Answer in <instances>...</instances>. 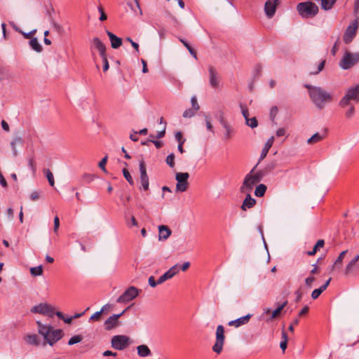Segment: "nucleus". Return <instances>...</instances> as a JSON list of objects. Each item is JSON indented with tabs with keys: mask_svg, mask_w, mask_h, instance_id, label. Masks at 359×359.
Returning a JSON list of instances; mask_svg holds the SVG:
<instances>
[{
	"mask_svg": "<svg viewBox=\"0 0 359 359\" xmlns=\"http://www.w3.org/2000/svg\"><path fill=\"white\" fill-rule=\"evenodd\" d=\"M304 86L308 89L310 99L318 109H324L327 104L333 101V95L324 88L310 84H304Z\"/></svg>",
	"mask_w": 359,
	"mask_h": 359,
	"instance_id": "1",
	"label": "nucleus"
},
{
	"mask_svg": "<svg viewBox=\"0 0 359 359\" xmlns=\"http://www.w3.org/2000/svg\"><path fill=\"white\" fill-rule=\"evenodd\" d=\"M297 10L303 18H313L319 11L318 6L311 1L299 3L297 6Z\"/></svg>",
	"mask_w": 359,
	"mask_h": 359,
	"instance_id": "2",
	"label": "nucleus"
},
{
	"mask_svg": "<svg viewBox=\"0 0 359 359\" xmlns=\"http://www.w3.org/2000/svg\"><path fill=\"white\" fill-rule=\"evenodd\" d=\"M351 101L359 102V84L350 87L346 95L339 101V104L341 107L345 108L349 105Z\"/></svg>",
	"mask_w": 359,
	"mask_h": 359,
	"instance_id": "3",
	"label": "nucleus"
},
{
	"mask_svg": "<svg viewBox=\"0 0 359 359\" xmlns=\"http://www.w3.org/2000/svg\"><path fill=\"white\" fill-rule=\"evenodd\" d=\"M257 165L258 163L255 165L251 171L245 175L243 184L240 188L241 193H250L252 190L254 186L259 182L253 175V172L256 170Z\"/></svg>",
	"mask_w": 359,
	"mask_h": 359,
	"instance_id": "4",
	"label": "nucleus"
},
{
	"mask_svg": "<svg viewBox=\"0 0 359 359\" xmlns=\"http://www.w3.org/2000/svg\"><path fill=\"white\" fill-rule=\"evenodd\" d=\"M359 62V53L346 52L340 62V67L344 69H348Z\"/></svg>",
	"mask_w": 359,
	"mask_h": 359,
	"instance_id": "5",
	"label": "nucleus"
},
{
	"mask_svg": "<svg viewBox=\"0 0 359 359\" xmlns=\"http://www.w3.org/2000/svg\"><path fill=\"white\" fill-rule=\"evenodd\" d=\"M141 290L137 289L135 286H130L125 292L118 297L117 303H128L139 295Z\"/></svg>",
	"mask_w": 359,
	"mask_h": 359,
	"instance_id": "6",
	"label": "nucleus"
},
{
	"mask_svg": "<svg viewBox=\"0 0 359 359\" xmlns=\"http://www.w3.org/2000/svg\"><path fill=\"white\" fill-rule=\"evenodd\" d=\"M224 339V327L223 325H219L217 326L216 330V341L212 346L214 352L219 354L222 351Z\"/></svg>",
	"mask_w": 359,
	"mask_h": 359,
	"instance_id": "7",
	"label": "nucleus"
},
{
	"mask_svg": "<svg viewBox=\"0 0 359 359\" xmlns=\"http://www.w3.org/2000/svg\"><path fill=\"white\" fill-rule=\"evenodd\" d=\"M111 343L112 348L122 351L130 345V337L126 335H115L111 338Z\"/></svg>",
	"mask_w": 359,
	"mask_h": 359,
	"instance_id": "8",
	"label": "nucleus"
},
{
	"mask_svg": "<svg viewBox=\"0 0 359 359\" xmlns=\"http://www.w3.org/2000/svg\"><path fill=\"white\" fill-rule=\"evenodd\" d=\"M358 26L359 22L358 20H354L348 26V27L345 30L343 37L345 43H350L355 37Z\"/></svg>",
	"mask_w": 359,
	"mask_h": 359,
	"instance_id": "9",
	"label": "nucleus"
},
{
	"mask_svg": "<svg viewBox=\"0 0 359 359\" xmlns=\"http://www.w3.org/2000/svg\"><path fill=\"white\" fill-rule=\"evenodd\" d=\"M139 169H140V182L141 187L140 189H143L144 191H148L149 187V176L147 173V168L144 160H141L139 163Z\"/></svg>",
	"mask_w": 359,
	"mask_h": 359,
	"instance_id": "10",
	"label": "nucleus"
},
{
	"mask_svg": "<svg viewBox=\"0 0 359 359\" xmlns=\"http://www.w3.org/2000/svg\"><path fill=\"white\" fill-rule=\"evenodd\" d=\"M189 177V174L188 172H177L175 176V180L177 183L176 185V191L184 192L186 191L188 189L189 182L188 179Z\"/></svg>",
	"mask_w": 359,
	"mask_h": 359,
	"instance_id": "11",
	"label": "nucleus"
},
{
	"mask_svg": "<svg viewBox=\"0 0 359 359\" xmlns=\"http://www.w3.org/2000/svg\"><path fill=\"white\" fill-rule=\"evenodd\" d=\"M64 333L62 330L57 329L53 330V328L48 332L46 337H44V339L47 344L50 346H53L57 341L62 338Z\"/></svg>",
	"mask_w": 359,
	"mask_h": 359,
	"instance_id": "12",
	"label": "nucleus"
},
{
	"mask_svg": "<svg viewBox=\"0 0 359 359\" xmlns=\"http://www.w3.org/2000/svg\"><path fill=\"white\" fill-rule=\"evenodd\" d=\"M31 311L34 313L48 315L50 317H53L54 314V309L48 304L36 305L31 309Z\"/></svg>",
	"mask_w": 359,
	"mask_h": 359,
	"instance_id": "13",
	"label": "nucleus"
},
{
	"mask_svg": "<svg viewBox=\"0 0 359 359\" xmlns=\"http://www.w3.org/2000/svg\"><path fill=\"white\" fill-rule=\"evenodd\" d=\"M359 271V255L353 258L346 265L344 273L346 276L355 275Z\"/></svg>",
	"mask_w": 359,
	"mask_h": 359,
	"instance_id": "14",
	"label": "nucleus"
},
{
	"mask_svg": "<svg viewBox=\"0 0 359 359\" xmlns=\"http://www.w3.org/2000/svg\"><path fill=\"white\" fill-rule=\"evenodd\" d=\"M209 83L210 86L214 89H218L219 88L220 78L219 76L212 66H209Z\"/></svg>",
	"mask_w": 359,
	"mask_h": 359,
	"instance_id": "15",
	"label": "nucleus"
},
{
	"mask_svg": "<svg viewBox=\"0 0 359 359\" xmlns=\"http://www.w3.org/2000/svg\"><path fill=\"white\" fill-rule=\"evenodd\" d=\"M125 313V311H123L121 313L118 314H114L111 316L109 318H108L104 323V329L107 331L111 330L115 327H116L118 324V318Z\"/></svg>",
	"mask_w": 359,
	"mask_h": 359,
	"instance_id": "16",
	"label": "nucleus"
},
{
	"mask_svg": "<svg viewBox=\"0 0 359 359\" xmlns=\"http://www.w3.org/2000/svg\"><path fill=\"white\" fill-rule=\"evenodd\" d=\"M279 0H268L264 4V12L269 18H271L276 13Z\"/></svg>",
	"mask_w": 359,
	"mask_h": 359,
	"instance_id": "17",
	"label": "nucleus"
},
{
	"mask_svg": "<svg viewBox=\"0 0 359 359\" xmlns=\"http://www.w3.org/2000/svg\"><path fill=\"white\" fill-rule=\"evenodd\" d=\"M180 271V267L178 264H175L169 269L165 273H164L158 279V285L163 283L165 280L172 278L175 274H177Z\"/></svg>",
	"mask_w": 359,
	"mask_h": 359,
	"instance_id": "18",
	"label": "nucleus"
},
{
	"mask_svg": "<svg viewBox=\"0 0 359 359\" xmlns=\"http://www.w3.org/2000/svg\"><path fill=\"white\" fill-rule=\"evenodd\" d=\"M252 315L251 314H247L245 316L241 317L239 318H237L234 320L230 321L228 325L229 326H234L236 327H238L241 325L247 324L250 319L251 318Z\"/></svg>",
	"mask_w": 359,
	"mask_h": 359,
	"instance_id": "19",
	"label": "nucleus"
},
{
	"mask_svg": "<svg viewBox=\"0 0 359 359\" xmlns=\"http://www.w3.org/2000/svg\"><path fill=\"white\" fill-rule=\"evenodd\" d=\"M107 34L109 38L111 46L113 48L116 49L122 45V39L121 38L109 31H107Z\"/></svg>",
	"mask_w": 359,
	"mask_h": 359,
	"instance_id": "20",
	"label": "nucleus"
},
{
	"mask_svg": "<svg viewBox=\"0 0 359 359\" xmlns=\"http://www.w3.org/2000/svg\"><path fill=\"white\" fill-rule=\"evenodd\" d=\"M93 47L99 51L100 56L106 55V47L98 37L93 38Z\"/></svg>",
	"mask_w": 359,
	"mask_h": 359,
	"instance_id": "21",
	"label": "nucleus"
},
{
	"mask_svg": "<svg viewBox=\"0 0 359 359\" xmlns=\"http://www.w3.org/2000/svg\"><path fill=\"white\" fill-rule=\"evenodd\" d=\"M327 136V130H325L324 132L320 134L319 133H316L313 135L310 138L308 139L307 143L309 144H313L315 143H318L323 140Z\"/></svg>",
	"mask_w": 359,
	"mask_h": 359,
	"instance_id": "22",
	"label": "nucleus"
},
{
	"mask_svg": "<svg viewBox=\"0 0 359 359\" xmlns=\"http://www.w3.org/2000/svg\"><path fill=\"white\" fill-rule=\"evenodd\" d=\"M273 141H274L273 137H271L267 140L266 143L265 144L264 147H263V149L262 150V153H261V155H260V157L259 159V162L257 163L258 164L260 163L261 161H262L266 156L269 149H271V147H272V145L273 144Z\"/></svg>",
	"mask_w": 359,
	"mask_h": 359,
	"instance_id": "23",
	"label": "nucleus"
},
{
	"mask_svg": "<svg viewBox=\"0 0 359 359\" xmlns=\"http://www.w3.org/2000/svg\"><path fill=\"white\" fill-rule=\"evenodd\" d=\"M137 355L141 358H145L151 355V351L148 346L145 344L137 346Z\"/></svg>",
	"mask_w": 359,
	"mask_h": 359,
	"instance_id": "24",
	"label": "nucleus"
},
{
	"mask_svg": "<svg viewBox=\"0 0 359 359\" xmlns=\"http://www.w3.org/2000/svg\"><path fill=\"white\" fill-rule=\"evenodd\" d=\"M332 278H330L323 285H321L319 288L315 289L311 293V298L313 299H316L323 292H324L327 287H328Z\"/></svg>",
	"mask_w": 359,
	"mask_h": 359,
	"instance_id": "25",
	"label": "nucleus"
},
{
	"mask_svg": "<svg viewBox=\"0 0 359 359\" xmlns=\"http://www.w3.org/2000/svg\"><path fill=\"white\" fill-rule=\"evenodd\" d=\"M247 194H247L245 198L244 199L243 204L241 205V209L243 210H246L247 208H252L256 203L255 199L251 197L250 193H247Z\"/></svg>",
	"mask_w": 359,
	"mask_h": 359,
	"instance_id": "26",
	"label": "nucleus"
},
{
	"mask_svg": "<svg viewBox=\"0 0 359 359\" xmlns=\"http://www.w3.org/2000/svg\"><path fill=\"white\" fill-rule=\"evenodd\" d=\"M158 238L159 240L163 239L166 240L170 235H171V230L169 229L168 226L165 225H161L158 226Z\"/></svg>",
	"mask_w": 359,
	"mask_h": 359,
	"instance_id": "27",
	"label": "nucleus"
},
{
	"mask_svg": "<svg viewBox=\"0 0 359 359\" xmlns=\"http://www.w3.org/2000/svg\"><path fill=\"white\" fill-rule=\"evenodd\" d=\"M36 324L38 326V332L43 337V338L46 337L48 332H50V331H51L53 329L52 326L43 325L40 321H37Z\"/></svg>",
	"mask_w": 359,
	"mask_h": 359,
	"instance_id": "28",
	"label": "nucleus"
},
{
	"mask_svg": "<svg viewBox=\"0 0 359 359\" xmlns=\"http://www.w3.org/2000/svg\"><path fill=\"white\" fill-rule=\"evenodd\" d=\"M347 252H348V250H344L339 254V255L338 256V257L337 258V259L335 260V262H334V264L332 265L333 270H334L336 269L341 268V266L342 265L343 259H344Z\"/></svg>",
	"mask_w": 359,
	"mask_h": 359,
	"instance_id": "29",
	"label": "nucleus"
},
{
	"mask_svg": "<svg viewBox=\"0 0 359 359\" xmlns=\"http://www.w3.org/2000/svg\"><path fill=\"white\" fill-rule=\"evenodd\" d=\"M25 340L28 344L39 346L40 344L38 336L36 334H27L25 337Z\"/></svg>",
	"mask_w": 359,
	"mask_h": 359,
	"instance_id": "30",
	"label": "nucleus"
},
{
	"mask_svg": "<svg viewBox=\"0 0 359 359\" xmlns=\"http://www.w3.org/2000/svg\"><path fill=\"white\" fill-rule=\"evenodd\" d=\"M325 245V241L323 239H319L316 245L313 246V250L311 251H308L306 254L309 256H313L316 253Z\"/></svg>",
	"mask_w": 359,
	"mask_h": 359,
	"instance_id": "31",
	"label": "nucleus"
},
{
	"mask_svg": "<svg viewBox=\"0 0 359 359\" xmlns=\"http://www.w3.org/2000/svg\"><path fill=\"white\" fill-rule=\"evenodd\" d=\"M273 169V167L270 168H265L262 170H258L257 172H253V175L254 176L259 180V182H260L263 177L264 176H266L267 175V173L271 170Z\"/></svg>",
	"mask_w": 359,
	"mask_h": 359,
	"instance_id": "32",
	"label": "nucleus"
},
{
	"mask_svg": "<svg viewBox=\"0 0 359 359\" xmlns=\"http://www.w3.org/2000/svg\"><path fill=\"white\" fill-rule=\"evenodd\" d=\"M336 2L337 0H321V8L325 11H330Z\"/></svg>",
	"mask_w": 359,
	"mask_h": 359,
	"instance_id": "33",
	"label": "nucleus"
},
{
	"mask_svg": "<svg viewBox=\"0 0 359 359\" xmlns=\"http://www.w3.org/2000/svg\"><path fill=\"white\" fill-rule=\"evenodd\" d=\"M215 117L219 121V123L223 126L228 123L225 119L224 113L223 110L219 109L215 114Z\"/></svg>",
	"mask_w": 359,
	"mask_h": 359,
	"instance_id": "34",
	"label": "nucleus"
},
{
	"mask_svg": "<svg viewBox=\"0 0 359 359\" xmlns=\"http://www.w3.org/2000/svg\"><path fill=\"white\" fill-rule=\"evenodd\" d=\"M29 46L32 47L33 50L35 51L40 53L42 51V46L39 43L38 39L36 38H32L29 41Z\"/></svg>",
	"mask_w": 359,
	"mask_h": 359,
	"instance_id": "35",
	"label": "nucleus"
},
{
	"mask_svg": "<svg viewBox=\"0 0 359 359\" xmlns=\"http://www.w3.org/2000/svg\"><path fill=\"white\" fill-rule=\"evenodd\" d=\"M266 186L264 184H260L258 186H257L255 191V195L257 197H262L264 195L266 191Z\"/></svg>",
	"mask_w": 359,
	"mask_h": 359,
	"instance_id": "36",
	"label": "nucleus"
},
{
	"mask_svg": "<svg viewBox=\"0 0 359 359\" xmlns=\"http://www.w3.org/2000/svg\"><path fill=\"white\" fill-rule=\"evenodd\" d=\"M287 302H284L282 304L278 306L277 309H276L271 314V320L276 318L281 312V311L283 309V308L287 305Z\"/></svg>",
	"mask_w": 359,
	"mask_h": 359,
	"instance_id": "37",
	"label": "nucleus"
},
{
	"mask_svg": "<svg viewBox=\"0 0 359 359\" xmlns=\"http://www.w3.org/2000/svg\"><path fill=\"white\" fill-rule=\"evenodd\" d=\"M180 41L183 45L187 48L190 54L196 59H197V55L196 50L183 39H180Z\"/></svg>",
	"mask_w": 359,
	"mask_h": 359,
	"instance_id": "38",
	"label": "nucleus"
},
{
	"mask_svg": "<svg viewBox=\"0 0 359 359\" xmlns=\"http://www.w3.org/2000/svg\"><path fill=\"white\" fill-rule=\"evenodd\" d=\"M44 173L46 174V176L47 177V180L48 181L49 184L51 187H53L55 184L54 177L52 172L49 169H45Z\"/></svg>",
	"mask_w": 359,
	"mask_h": 359,
	"instance_id": "39",
	"label": "nucleus"
},
{
	"mask_svg": "<svg viewBox=\"0 0 359 359\" xmlns=\"http://www.w3.org/2000/svg\"><path fill=\"white\" fill-rule=\"evenodd\" d=\"M82 339H83V337L81 335H79V334L74 335L69 339V340L68 341V344L69 346L74 345L75 344L81 342L82 341Z\"/></svg>",
	"mask_w": 359,
	"mask_h": 359,
	"instance_id": "40",
	"label": "nucleus"
},
{
	"mask_svg": "<svg viewBox=\"0 0 359 359\" xmlns=\"http://www.w3.org/2000/svg\"><path fill=\"white\" fill-rule=\"evenodd\" d=\"M123 175L130 185L134 184V180L127 168L123 169Z\"/></svg>",
	"mask_w": 359,
	"mask_h": 359,
	"instance_id": "41",
	"label": "nucleus"
},
{
	"mask_svg": "<svg viewBox=\"0 0 359 359\" xmlns=\"http://www.w3.org/2000/svg\"><path fill=\"white\" fill-rule=\"evenodd\" d=\"M175 154L173 153H171L170 154L166 159H165V162L170 167V168H174L175 167Z\"/></svg>",
	"mask_w": 359,
	"mask_h": 359,
	"instance_id": "42",
	"label": "nucleus"
},
{
	"mask_svg": "<svg viewBox=\"0 0 359 359\" xmlns=\"http://www.w3.org/2000/svg\"><path fill=\"white\" fill-rule=\"evenodd\" d=\"M31 274L34 276H40L43 273V269L41 266L31 268Z\"/></svg>",
	"mask_w": 359,
	"mask_h": 359,
	"instance_id": "43",
	"label": "nucleus"
},
{
	"mask_svg": "<svg viewBox=\"0 0 359 359\" xmlns=\"http://www.w3.org/2000/svg\"><path fill=\"white\" fill-rule=\"evenodd\" d=\"M246 124L252 128H256L258 125L257 120L255 117H252L251 118H247Z\"/></svg>",
	"mask_w": 359,
	"mask_h": 359,
	"instance_id": "44",
	"label": "nucleus"
},
{
	"mask_svg": "<svg viewBox=\"0 0 359 359\" xmlns=\"http://www.w3.org/2000/svg\"><path fill=\"white\" fill-rule=\"evenodd\" d=\"M348 107V109L346 111L345 116L346 118H350L353 117L355 114V107L353 105L351 104L350 103Z\"/></svg>",
	"mask_w": 359,
	"mask_h": 359,
	"instance_id": "45",
	"label": "nucleus"
},
{
	"mask_svg": "<svg viewBox=\"0 0 359 359\" xmlns=\"http://www.w3.org/2000/svg\"><path fill=\"white\" fill-rule=\"evenodd\" d=\"M55 13V10L53 8V6H50V8H46V15L48 16L50 22H52V20H55L53 18V15Z\"/></svg>",
	"mask_w": 359,
	"mask_h": 359,
	"instance_id": "46",
	"label": "nucleus"
},
{
	"mask_svg": "<svg viewBox=\"0 0 359 359\" xmlns=\"http://www.w3.org/2000/svg\"><path fill=\"white\" fill-rule=\"evenodd\" d=\"M223 127L225 129V133H224L225 139H226V140L230 139L232 137L231 126L229 125V123H227V124H226V126H223Z\"/></svg>",
	"mask_w": 359,
	"mask_h": 359,
	"instance_id": "47",
	"label": "nucleus"
},
{
	"mask_svg": "<svg viewBox=\"0 0 359 359\" xmlns=\"http://www.w3.org/2000/svg\"><path fill=\"white\" fill-rule=\"evenodd\" d=\"M316 278L313 276H309L305 279V285L307 287L311 288L312 287L313 283L315 281Z\"/></svg>",
	"mask_w": 359,
	"mask_h": 359,
	"instance_id": "48",
	"label": "nucleus"
},
{
	"mask_svg": "<svg viewBox=\"0 0 359 359\" xmlns=\"http://www.w3.org/2000/svg\"><path fill=\"white\" fill-rule=\"evenodd\" d=\"M102 313H103V309H101L100 311L95 312L90 316V320H93V321L99 320Z\"/></svg>",
	"mask_w": 359,
	"mask_h": 359,
	"instance_id": "49",
	"label": "nucleus"
},
{
	"mask_svg": "<svg viewBox=\"0 0 359 359\" xmlns=\"http://www.w3.org/2000/svg\"><path fill=\"white\" fill-rule=\"evenodd\" d=\"M97 10L99 13H100V21H104L107 19V16L104 13V8L102 6H99L97 7Z\"/></svg>",
	"mask_w": 359,
	"mask_h": 359,
	"instance_id": "50",
	"label": "nucleus"
},
{
	"mask_svg": "<svg viewBox=\"0 0 359 359\" xmlns=\"http://www.w3.org/2000/svg\"><path fill=\"white\" fill-rule=\"evenodd\" d=\"M278 109L277 107L274 106V107H271V109L270 110L269 116H270V118L272 121H274L275 117L276 116V115L278 114Z\"/></svg>",
	"mask_w": 359,
	"mask_h": 359,
	"instance_id": "51",
	"label": "nucleus"
},
{
	"mask_svg": "<svg viewBox=\"0 0 359 359\" xmlns=\"http://www.w3.org/2000/svg\"><path fill=\"white\" fill-rule=\"evenodd\" d=\"M28 164H29V167L32 170V173L34 175L36 171V163H35L33 158H29Z\"/></svg>",
	"mask_w": 359,
	"mask_h": 359,
	"instance_id": "52",
	"label": "nucleus"
},
{
	"mask_svg": "<svg viewBox=\"0 0 359 359\" xmlns=\"http://www.w3.org/2000/svg\"><path fill=\"white\" fill-rule=\"evenodd\" d=\"M50 24L53 26V29L58 33L62 32V31L63 30L62 25L56 22L55 20H52V22H50Z\"/></svg>",
	"mask_w": 359,
	"mask_h": 359,
	"instance_id": "53",
	"label": "nucleus"
},
{
	"mask_svg": "<svg viewBox=\"0 0 359 359\" xmlns=\"http://www.w3.org/2000/svg\"><path fill=\"white\" fill-rule=\"evenodd\" d=\"M205 124H206L207 129L209 131L213 132V127L211 123V118L209 116H205Z\"/></svg>",
	"mask_w": 359,
	"mask_h": 359,
	"instance_id": "54",
	"label": "nucleus"
},
{
	"mask_svg": "<svg viewBox=\"0 0 359 359\" xmlns=\"http://www.w3.org/2000/svg\"><path fill=\"white\" fill-rule=\"evenodd\" d=\"M195 115V111L192 109H186L183 113V117L191 118Z\"/></svg>",
	"mask_w": 359,
	"mask_h": 359,
	"instance_id": "55",
	"label": "nucleus"
},
{
	"mask_svg": "<svg viewBox=\"0 0 359 359\" xmlns=\"http://www.w3.org/2000/svg\"><path fill=\"white\" fill-rule=\"evenodd\" d=\"M107 156H105L100 162H99V167L104 171L107 172V170L105 168L106 163L107 162Z\"/></svg>",
	"mask_w": 359,
	"mask_h": 359,
	"instance_id": "56",
	"label": "nucleus"
},
{
	"mask_svg": "<svg viewBox=\"0 0 359 359\" xmlns=\"http://www.w3.org/2000/svg\"><path fill=\"white\" fill-rule=\"evenodd\" d=\"M325 64V60L321 61L318 66L317 70L315 72H311L310 74H318L320 72H321L323 69Z\"/></svg>",
	"mask_w": 359,
	"mask_h": 359,
	"instance_id": "57",
	"label": "nucleus"
},
{
	"mask_svg": "<svg viewBox=\"0 0 359 359\" xmlns=\"http://www.w3.org/2000/svg\"><path fill=\"white\" fill-rule=\"evenodd\" d=\"M191 105H192V107H193V110H194L195 111H198L200 108L199 107V104L197 102V99L196 97H191Z\"/></svg>",
	"mask_w": 359,
	"mask_h": 359,
	"instance_id": "58",
	"label": "nucleus"
},
{
	"mask_svg": "<svg viewBox=\"0 0 359 359\" xmlns=\"http://www.w3.org/2000/svg\"><path fill=\"white\" fill-rule=\"evenodd\" d=\"M103 61V71L105 72L109 69V62L107 58V55H104L103 56H101Z\"/></svg>",
	"mask_w": 359,
	"mask_h": 359,
	"instance_id": "59",
	"label": "nucleus"
},
{
	"mask_svg": "<svg viewBox=\"0 0 359 359\" xmlns=\"http://www.w3.org/2000/svg\"><path fill=\"white\" fill-rule=\"evenodd\" d=\"M126 219L127 222V224L129 227H131L132 226H137V222L134 216H132L130 217V222L128 221V218L126 217Z\"/></svg>",
	"mask_w": 359,
	"mask_h": 359,
	"instance_id": "60",
	"label": "nucleus"
},
{
	"mask_svg": "<svg viewBox=\"0 0 359 359\" xmlns=\"http://www.w3.org/2000/svg\"><path fill=\"white\" fill-rule=\"evenodd\" d=\"M241 108L242 114H243V116H244V118H245V119L246 121L247 118H249L248 109V108L246 107H244L242 104H241Z\"/></svg>",
	"mask_w": 359,
	"mask_h": 359,
	"instance_id": "61",
	"label": "nucleus"
},
{
	"mask_svg": "<svg viewBox=\"0 0 359 359\" xmlns=\"http://www.w3.org/2000/svg\"><path fill=\"white\" fill-rule=\"evenodd\" d=\"M175 139L178 142V144H180V142L184 143L186 141V140L183 138L182 133L180 131L175 133Z\"/></svg>",
	"mask_w": 359,
	"mask_h": 359,
	"instance_id": "62",
	"label": "nucleus"
},
{
	"mask_svg": "<svg viewBox=\"0 0 359 359\" xmlns=\"http://www.w3.org/2000/svg\"><path fill=\"white\" fill-rule=\"evenodd\" d=\"M148 283L151 287H155L158 284V280L156 281L154 277L152 276L149 278Z\"/></svg>",
	"mask_w": 359,
	"mask_h": 359,
	"instance_id": "63",
	"label": "nucleus"
},
{
	"mask_svg": "<svg viewBox=\"0 0 359 359\" xmlns=\"http://www.w3.org/2000/svg\"><path fill=\"white\" fill-rule=\"evenodd\" d=\"M40 194L41 192L39 191H33L31 194H30V199L32 201H36L38 200L39 198H40Z\"/></svg>",
	"mask_w": 359,
	"mask_h": 359,
	"instance_id": "64",
	"label": "nucleus"
}]
</instances>
